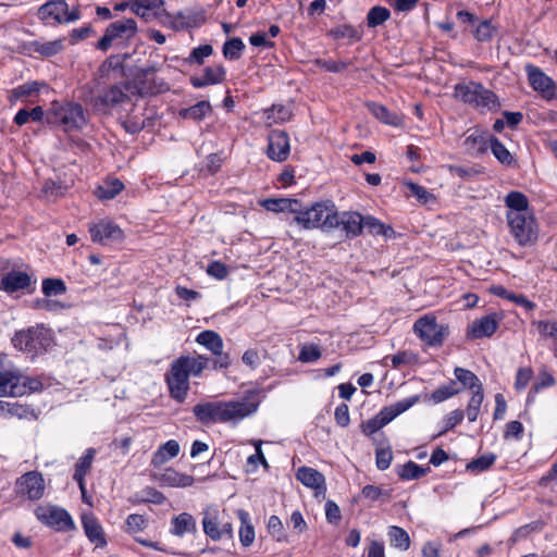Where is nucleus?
<instances>
[{"mask_svg":"<svg viewBox=\"0 0 557 557\" xmlns=\"http://www.w3.org/2000/svg\"><path fill=\"white\" fill-rule=\"evenodd\" d=\"M258 409V404L249 399L230 401H207L197 404L193 412L198 421L203 424L233 423L251 416Z\"/></svg>","mask_w":557,"mask_h":557,"instance_id":"1","label":"nucleus"},{"mask_svg":"<svg viewBox=\"0 0 557 557\" xmlns=\"http://www.w3.org/2000/svg\"><path fill=\"white\" fill-rule=\"evenodd\" d=\"M208 363L209 359L202 355H185L175 359L165 374L171 397L183 403L189 391V376H199Z\"/></svg>","mask_w":557,"mask_h":557,"instance_id":"2","label":"nucleus"},{"mask_svg":"<svg viewBox=\"0 0 557 557\" xmlns=\"http://www.w3.org/2000/svg\"><path fill=\"white\" fill-rule=\"evenodd\" d=\"M294 222L304 230L330 232L339 226V213L330 200L315 202L307 208L300 202Z\"/></svg>","mask_w":557,"mask_h":557,"instance_id":"3","label":"nucleus"},{"mask_svg":"<svg viewBox=\"0 0 557 557\" xmlns=\"http://www.w3.org/2000/svg\"><path fill=\"white\" fill-rule=\"evenodd\" d=\"M46 117L48 123L59 125L65 132L81 131L89 122V115L82 104L73 101L52 102Z\"/></svg>","mask_w":557,"mask_h":557,"instance_id":"4","label":"nucleus"},{"mask_svg":"<svg viewBox=\"0 0 557 557\" xmlns=\"http://www.w3.org/2000/svg\"><path fill=\"white\" fill-rule=\"evenodd\" d=\"M455 97L480 110L491 111L499 107L495 94L474 82L456 85Z\"/></svg>","mask_w":557,"mask_h":557,"instance_id":"5","label":"nucleus"},{"mask_svg":"<svg viewBox=\"0 0 557 557\" xmlns=\"http://www.w3.org/2000/svg\"><path fill=\"white\" fill-rule=\"evenodd\" d=\"M41 384L35 379L23 376L3 364L0 359V397H20L40 388Z\"/></svg>","mask_w":557,"mask_h":557,"instance_id":"6","label":"nucleus"},{"mask_svg":"<svg viewBox=\"0 0 557 557\" xmlns=\"http://www.w3.org/2000/svg\"><path fill=\"white\" fill-rule=\"evenodd\" d=\"M12 342L18 350L35 356L46 351L51 346L52 335L51 331L44 326H33L16 332Z\"/></svg>","mask_w":557,"mask_h":557,"instance_id":"7","label":"nucleus"},{"mask_svg":"<svg viewBox=\"0 0 557 557\" xmlns=\"http://www.w3.org/2000/svg\"><path fill=\"white\" fill-rule=\"evenodd\" d=\"M420 397L418 395L410 396L408 398L401 399L395 404L383 407L380 412L374 416L372 419L367 420L362 423V431L367 435H371L382 429L384 425L388 424L399 414L409 410L412 406L419 403Z\"/></svg>","mask_w":557,"mask_h":557,"instance_id":"8","label":"nucleus"},{"mask_svg":"<svg viewBox=\"0 0 557 557\" xmlns=\"http://www.w3.org/2000/svg\"><path fill=\"white\" fill-rule=\"evenodd\" d=\"M37 16L46 25H59L79 20L81 12L78 8L70 10L65 0H50L39 7Z\"/></svg>","mask_w":557,"mask_h":557,"instance_id":"9","label":"nucleus"},{"mask_svg":"<svg viewBox=\"0 0 557 557\" xmlns=\"http://www.w3.org/2000/svg\"><path fill=\"white\" fill-rule=\"evenodd\" d=\"M506 218L510 233L519 245L527 246L536 240L537 227L531 212L507 213Z\"/></svg>","mask_w":557,"mask_h":557,"instance_id":"10","label":"nucleus"},{"mask_svg":"<svg viewBox=\"0 0 557 557\" xmlns=\"http://www.w3.org/2000/svg\"><path fill=\"white\" fill-rule=\"evenodd\" d=\"M88 231L92 243L102 246L119 245L125 239L124 231L110 218L90 222Z\"/></svg>","mask_w":557,"mask_h":557,"instance_id":"11","label":"nucleus"},{"mask_svg":"<svg viewBox=\"0 0 557 557\" xmlns=\"http://www.w3.org/2000/svg\"><path fill=\"white\" fill-rule=\"evenodd\" d=\"M35 516L39 521L57 531L66 532L75 529V523L70 513L60 507L52 505L38 506Z\"/></svg>","mask_w":557,"mask_h":557,"instance_id":"12","label":"nucleus"},{"mask_svg":"<svg viewBox=\"0 0 557 557\" xmlns=\"http://www.w3.org/2000/svg\"><path fill=\"white\" fill-rule=\"evenodd\" d=\"M414 333L428 345L440 346L447 336V327L436 322L435 317L425 314L413 324Z\"/></svg>","mask_w":557,"mask_h":557,"instance_id":"13","label":"nucleus"},{"mask_svg":"<svg viewBox=\"0 0 557 557\" xmlns=\"http://www.w3.org/2000/svg\"><path fill=\"white\" fill-rule=\"evenodd\" d=\"M137 33V23L133 18H124L110 24L97 47L100 50H108L113 41L129 40Z\"/></svg>","mask_w":557,"mask_h":557,"instance_id":"14","label":"nucleus"},{"mask_svg":"<svg viewBox=\"0 0 557 557\" xmlns=\"http://www.w3.org/2000/svg\"><path fill=\"white\" fill-rule=\"evenodd\" d=\"M45 490V479L38 471L26 472L17 479L15 484L16 494L28 500L40 499L44 496Z\"/></svg>","mask_w":557,"mask_h":557,"instance_id":"15","label":"nucleus"},{"mask_svg":"<svg viewBox=\"0 0 557 557\" xmlns=\"http://www.w3.org/2000/svg\"><path fill=\"white\" fill-rule=\"evenodd\" d=\"M502 320L503 315L499 313H490L475 319L467 327V337L470 339L491 337L497 331Z\"/></svg>","mask_w":557,"mask_h":557,"instance_id":"16","label":"nucleus"},{"mask_svg":"<svg viewBox=\"0 0 557 557\" xmlns=\"http://www.w3.org/2000/svg\"><path fill=\"white\" fill-rule=\"evenodd\" d=\"M127 98L122 86L114 85L102 95L95 98H85V101L92 106L95 111L107 112L110 108L122 103Z\"/></svg>","mask_w":557,"mask_h":557,"instance_id":"17","label":"nucleus"},{"mask_svg":"<svg viewBox=\"0 0 557 557\" xmlns=\"http://www.w3.org/2000/svg\"><path fill=\"white\" fill-rule=\"evenodd\" d=\"M268 157L276 162L285 161L290 151L289 137L283 131H272L268 137Z\"/></svg>","mask_w":557,"mask_h":557,"instance_id":"18","label":"nucleus"},{"mask_svg":"<svg viewBox=\"0 0 557 557\" xmlns=\"http://www.w3.org/2000/svg\"><path fill=\"white\" fill-rule=\"evenodd\" d=\"M153 479L161 487L186 488L194 484L193 475L180 472L174 468H165L163 471L154 473Z\"/></svg>","mask_w":557,"mask_h":557,"instance_id":"19","label":"nucleus"},{"mask_svg":"<svg viewBox=\"0 0 557 557\" xmlns=\"http://www.w3.org/2000/svg\"><path fill=\"white\" fill-rule=\"evenodd\" d=\"M296 478L305 486L314 490L317 497H325V478L321 472L310 467H300L296 472Z\"/></svg>","mask_w":557,"mask_h":557,"instance_id":"20","label":"nucleus"},{"mask_svg":"<svg viewBox=\"0 0 557 557\" xmlns=\"http://www.w3.org/2000/svg\"><path fill=\"white\" fill-rule=\"evenodd\" d=\"M165 18L163 22L165 25L180 30L200 26L205 22L206 16L203 12L187 11L178 12L176 15L165 14Z\"/></svg>","mask_w":557,"mask_h":557,"instance_id":"21","label":"nucleus"},{"mask_svg":"<svg viewBox=\"0 0 557 557\" xmlns=\"http://www.w3.org/2000/svg\"><path fill=\"white\" fill-rule=\"evenodd\" d=\"M82 525L85 535L95 547H104L107 545L103 528L94 515L84 513L82 516Z\"/></svg>","mask_w":557,"mask_h":557,"instance_id":"22","label":"nucleus"},{"mask_svg":"<svg viewBox=\"0 0 557 557\" xmlns=\"http://www.w3.org/2000/svg\"><path fill=\"white\" fill-rule=\"evenodd\" d=\"M525 71L528 73V79L532 88L543 96L550 98L555 94V85L552 78L545 75L537 67L527 65Z\"/></svg>","mask_w":557,"mask_h":557,"instance_id":"23","label":"nucleus"},{"mask_svg":"<svg viewBox=\"0 0 557 557\" xmlns=\"http://www.w3.org/2000/svg\"><path fill=\"white\" fill-rule=\"evenodd\" d=\"M163 5V0H133L132 12L149 22L161 16Z\"/></svg>","mask_w":557,"mask_h":557,"instance_id":"24","label":"nucleus"},{"mask_svg":"<svg viewBox=\"0 0 557 557\" xmlns=\"http://www.w3.org/2000/svg\"><path fill=\"white\" fill-rule=\"evenodd\" d=\"M32 284L30 275L24 271H11L4 274L0 282V288L7 293L27 289Z\"/></svg>","mask_w":557,"mask_h":557,"instance_id":"25","label":"nucleus"},{"mask_svg":"<svg viewBox=\"0 0 557 557\" xmlns=\"http://www.w3.org/2000/svg\"><path fill=\"white\" fill-rule=\"evenodd\" d=\"M300 201L294 198H268L260 201V205L268 211L274 213L288 212L296 218Z\"/></svg>","mask_w":557,"mask_h":557,"instance_id":"26","label":"nucleus"},{"mask_svg":"<svg viewBox=\"0 0 557 557\" xmlns=\"http://www.w3.org/2000/svg\"><path fill=\"white\" fill-rule=\"evenodd\" d=\"M219 510L215 507H208L203 510L202 528L207 536L212 541L221 540V523L219 521Z\"/></svg>","mask_w":557,"mask_h":557,"instance_id":"27","label":"nucleus"},{"mask_svg":"<svg viewBox=\"0 0 557 557\" xmlns=\"http://www.w3.org/2000/svg\"><path fill=\"white\" fill-rule=\"evenodd\" d=\"M491 138L487 133L475 129L466 137L463 147L469 153L476 154L487 149Z\"/></svg>","mask_w":557,"mask_h":557,"instance_id":"28","label":"nucleus"},{"mask_svg":"<svg viewBox=\"0 0 557 557\" xmlns=\"http://www.w3.org/2000/svg\"><path fill=\"white\" fill-rule=\"evenodd\" d=\"M171 523V532L176 536H183L186 533H195L197 531L195 518L187 512H183L174 517Z\"/></svg>","mask_w":557,"mask_h":557,"instance_id":"29","label":"nucleus"},{"mask_svg":"<svg viewBox=\"0 0 557 557\" xmlns=\"http://www.w3.org/2000/svg\"><path fill=\"white\" fill-rule=\"evenodd\" d=\"M180 453V444L175 440H170L158 448L151 458V465L161 466L176 457Z\"/></svg>","mask_w":557,"mask_h":557,"instance_id":"30","label":"nucleus"},{"mask_svg":"<svg viewBox=\"0 0 557 557\" xmlns=\"http://www.w3.org/2000/svg\"><path fill=\"white\" fill-rule=\"evenodd\" d=\"M196 342L205 346L213 355L221 356L223 352V341L214 331H203L198 334Z\"/></svg>","mask_w":557,"mask_h":557,"instance_id":"31","label":"nucleus"},{"mask_svg":"<svg viewBox=\"0 0 557 557\" xmlns=\"http://www.w3.org/2000/svg\"><path fill=\"white\" fill-rule=\"evenodd\" d=\"M263 117L265 125L271 126L288 121L292 117V111L286 106L274 104L263 111Z\"/></svg>","mask_w":557,"mask_h":557,"instance_id":"32","label":"nucleus"},{"mask_svg":"<svg viewBox=\"0 0 557 557\" xmlns=\"http://www.w3.org/2000/svg\"><path fill=\"white\" fill-rule=\"evenodd\" d=\"M364 216L357 212L344 213L339 215V225H343L349 236H358L363 228Z\"/></svg>","mask_w":557,"mask_h":557,"instance_id":"33","label":"nucleus"},{"mask_svg":"<svg viewBox=\"0 0 557 557\" xmlns=\"http://www.w3.org/2000/svg\"><path fill=\"white\" fill-rule=\"evenodd\" d=\"M124 188L123 183L117 178H109L95 189V195L101 200L113 199Z\"/></svg>","mask_w":557,"mask_h":557,"instance_id":"34","label":"nucleus"},{"mask_svg":"<svg viewBox=\"0 0 557 557\" xmlns=\"http://www.w3.org/2000/svg\"><path fill=\"white\" fill-rule=\"evenodd\" d=\"M505 203L508 208L507 213H528L531 212L529 210V202L527 197L519 191H511L505 198Z\"/></svg>","mask_w":557,"mask_h":557,"instance_id":"35","label":"nucleus"},{"mask_svg":"<svg viewBox=\"0 0 557 557\" xmlns=\"http://www.w3.org/2000/svg\"><path fill=\"white\" fill-rule=\"evenodd\" d=\"M368 108H369L370 112L377 120H380L381 122H383L385 124L393 125V126H398V125L401 124V117L398 114H396V113L389 112L382 104H379V103H375V102H371V103L368 104Z\"/></svg>","mask_w":557,"mask_h":557,"instance_id":"36","label":"nucleus"},{"mask_svg":"<svg viewBox=\"0 0 557 557\" xmlns=\"http://www.w3.org/2000/svg\"><path fill=\"white\" fill-rule=\"evenodd\" d=\"M238 518L240 520L239 540L243 546H250L255 541V529L249 521V515L245 510H238Z\"/></svg>","mask_w":557,"mask_h":557,"instance_id":"37","label":"nucleus"},{"mask_svg":"<svg viewBox=\"0 0 557 557\" xmlns=\"http://www.w3.org/2000/svg\"><path fill=\"white\" fill-rule=\"evenodd\" d=\"M363 228L368 230L372 235H382L386 238L394 235L392 226L382 223L380 220L371 215L364 216Z\"/></svg>","mask_w":557,"mask_h":557,"instance_id":"38","label":"nucleus"},{"mask_svg":"<svg viewBox=\"0 0 557 557\" xmlns=\"http://www.w3.org/2000/svg\"><path fill=\"white\" fill-rule=\"evenodd\" d=\"M389 543L393 547L407 550L410 547L409 534L399 527L392 525L388 529Z\"/></svg>","mask_w":557,"mask_h":557,"instance_id":"39","label":"nucleus"},{"mask_svg":"<svg viewBox=\"0 0 557 557\" xmlns=\"http://www.w3.org/2000/svg\"><path fill=\"white\" fill-rule=\"evenodd\" d=\"M96 455V450L94 448H88L84 456H82L75 466L74 479L75 481H82L85 479V475L91 468L94 458Z\"/></svg>","mask_w":557,"mask_h":557,"instance_id":"40","label":"nucleus"},{"mask_svg":"<svg viewBox=\"0 0 557 557\" xmlns=\"http://www.w3.org/2000/svg\"><path fill=\"white\" fill-rule=\"evenodd\" d=\"M211 112V106L208 101H200L181 112L185 119L200 121Z\"/></svg>","mask_w":557,"mask_h":557,"instance_id":"41","label":"nucleus"},{"mask_svg":"<svg viewBox=\"0 0 557 557\" xmlns=\"http://www.w3.org/2000/svg\"><path fill=\"white\" fill-rule=\"evenodd\" d=\"M455 376L465 387H469L473 391L482 388L478 376L467 369L457 367L455 369Z\"/></svg>","mask_w":557,"mask_h":557,"instance_id":"42","label":"nucleus"},{"mask_svg":"<svg viewBox=\"0 0 557 557\" xmlns=\"http://www.w3.org/2000/svg\"><path fill=\"white\" fill-rule=\"evenodd\" d=\"M44 116L45 112L41 107H35L29 111L26 109H22L16 113L14 122L17 125H24L29 121L39 122L44 119Z\"/></svg>","mask_w":557,"mask_h":557,"instance_id":"43","label":"nucleus"},{"mask_svg":"<svg viewBox=\"0 0 557 557\" xmlns=\"http://www.w3.org/2000/svg\"><path fill=\"white\" fill-rule=\"evenodd\" d=\"M483 399L484 395L482 388L473 391L472 397L470 398L466 410L467 418L470 422L476 421Z\"/></svg>","mask_w":557,"mask_h":557,"instance_id":"44","label":"nucleus"},{"mask_svg":"<svg viewBox=\"0 0 557 557\" xmlns=\"http://www.w3.org/2000/svg\"><path fill=\"white\" fill-rule=\"evenodd\" d=\"M426 474V470L413 461L403 465L398 470V475L404 480H416Z\"/></svg>","mask_w":557,"mask_h":557,"instance_id":"45","label":"nucleus"},{"mask_svg":"<svg viewBox=\"0 0 557 557\" xmlns=\"http://www.w3.org/2000/svg\"><path fill=\"white\" fill-rule=\"evenodd\" d=\"M496 27L490 20L481 21L473 29V35L479 41H488L493 38Z\"/></svg>","mask_w":557,"mask_h":557,"instance_id":"46","label":"nucleus"},{"mask_svg":"<svg viewBox=\"0 0 557 557\" xmlns=\"http://www.w3.org/2000/svg\"><path fill=\"white\" fill-rule=\"evenodd\" d=\"M532 324L543 337L557 343V320L534 321Z\"/></svg>","mask_w":557,"mask_h":557,"instance_id":"47","label":"nucleus"},{"mask_svg":"<svg viewBox=\"0 0 557 557\" xmlns=\"http://www.w3.org/2000/svg\"><path fill=\"white\" fill-rule=\"evenodd\" d=\"M245 48V44L239 38H232L224 44L223 54L226 59L237 60L239 59L242 51Z\"/></svg>","mask_w":557,"mask_h":557,"instance_id":"48","label":"nucleus"},{"mask_svg":"<svg viewBox=\"0 0 557 557\" xmlns=\"http://www.w3.org/2000/svg\"><path fill=\"white\" fill-rule=\"evenodd\" d=\"M391 16L389 11L384 7H374L372 8L367 16L368 25L370 27H375L383 24Z\"/></svg>","mask_w":557,"mask_h":557,"instance_id":"49","label":"nucleus"},{"mask_svg":"<svg viewBox=\"0 0 557 557\" xmlns=\"http://www.w3.org/2000/svg\"><path fill=\"white\" fill-rule=\"evenodd\" d=\"M491 149L493 154L504 164H510L512 162V156L508 149L495 137L490 140Z\"/></svg>","mask_w":557,"mask_h":557,"instance_id":"50","label":"nucleus"},{"mask_svg":"<svg viewBox=\"0 0 557 557\" xmlns=\"http://www.w3.org/2000/svg\"><path fill=\"white\" fill-rule=\"evenodd\" d=\"M459 393V388L456 387L455 382H450L447 385L441 386L437 389H435L432 395L431 399L435 403H442Z\"/></svg>","mask_w":557,"mask_h":557,"instance_id":"51","label":"nucleus"},{"mask_svg":"<svg viewBox=\"0 0 557 557\" xmlns=\"http://www.w3.org/2000/svg\"><path fill=\"white\" fill-rule=\"evenodd\" d=\"M407 187L422 205H430L435 201V197L433 196V194H431L423 186L409 182L407 183Z\"/></svg>","mask_w":557,"mask_h":557,"instance_id":"52","label":"nucleus"},{"mask_svg":"<svg viewBox=\"0 0 557 557\" xmlns=\"http://www.w3.org/2000/svg\"><path fill=\"white\" fill-rule=\"evenodd\" d=\"M203 78L209 85L218 84L225 78V69L222 65L208 66L203 70Z\"/></svg>","mask_w":557,"mask_h":557,"instance_id":"53","label":"nucleus"},{"mask_svg":"<svg viewBox=\"0 0 557 557\" xmlns=\"http://www.w3.org/2000/svg\"><path fill=\"white\" fill-rule=\"evenodd\" d=\"M65 289V285L61 280L47 278L42 282V293L46 296L61 295Z\"/></svg>","mask_w":557,"mask_h":557,"instance_id":"54","label":"nucleus"},{"mask_svg":"<svg viewBox=\"0 0 557 557\" xmlns=\"http://www.w3.org/2000/svg\"><path fill=\"white\" fill-rule=\"evenodd\" d=\"M40 84L37 82L25 83L14 88L11 92V97L18 99L22 97H29L39 91Z\"/></svg>","mask_w":557,"mask_h":557,"instance_id":"55","label":"nucleus"},{"mask_svg":"<svg viewBox=\"0 0 557 557\" xmlns=\"http://www.w3.org/2000/svg\"><path fill=\"white\" fill-rule=\"evenodd\" d=\"M321 350L317 345H304L298 359L301 362H314L321 357Z\"/></svg>","mask_w":557,"mask_h":557,"instance_id":"56","label":"nucleus"},{"mask_svg":"<svg viewBox=\"0 0 557 557\" xmlns=\"http://www.w3.org/2000/svg\"><path fill=\"white\" fill-rule=\"evenodd\" d=\"M63 187L53 181H46L41 193L48 200L55 199L63 194Z\"/></svg>","mask_w":557,"mask_h":557,"instance_id":"57","label":"nucleus"},{"mask_svg":"<svg viewBox=\"0 0 557 557\" xmlns=\"http://www.w3.org/2000/svg\"><path fill=\"white\" fill-rule=\"evenodd\" d=\"M361 494L366 499H369L371 502L379 500L383 496L389 498V494L387 492L383 491L381 487L375 485H366L362 488Z\"/></svg>","mask_w":557,"mask_h":557,"instance_id":"58","label":"nucleus"},{"mask_svg":"<svg viewBox=\"0 0 557 557\" xmlns=\"http://www.w3.org/2000/svg\"><path fill=\"white\" fill-rule=\"evenodd\" d=\"M495 461V456L494 455H484V456H481L480 458L471 461L467 468L469 470H478V471H484L486 470L488 467H491Z\"/></svg>","mask_w":557,"mask_h":557,"instance_id":"59","label":"nucleus"},{"mask_svg":"<svg viewBox=\"0 0 557 557\" xmlns=\"http://www.w3.org/2000/svg\"><path fill=\"white\" fill-rule=\"evenodd\" d=\"M212 52H213V49L210 45L199 46V47L193 49L189 60L194 61L198 64H201L206 58H208L212 54Z\"/></svg>","mask_w":557,"mask_h":557,"instance_id":"60","label":"nucleus"},{"mask_svg":"<svg viewBox=\"0 0 557 557\" xmlns=\"http://www.w3.org/2000/svg\"><path fill=\"white\" fill-rule=\"evenodd\" d=\"M533 377V371L531 368H521L517 372L515 386L517 389H523L530 383Z\"/></svg>","mask_w":557,"mask_h":557,"instance_id":"61","label":"nucleus"},{"mask_svg":"<svg viewBox=\"0 0 557 557\" xmlns=\"http://www.w3.org/2000/svg\"><path fill=\"white\" fill-rule=\"evenodd\" d=\"M63 48L62 40H53L38 46L37 51L44 55L50 57L59 53Z\"/></svg>","mask_w":557,"mask_h":557,"instance_id":"62","label":"nucleus"},{"mask_svg":"<svg viewBox=\"0 0 557 557\" xmlns=\"http://www.w3.org/2000/svg\"><path fill=\"white\" fill-rule=\"evenodd\" d=\"M127 530L129 532H138L146 528V519L141 515H129L126 519Z\"/></svg>","mask_w":557,"mask_h":557,"instance_id":"63","label":"nucleus"},{"mask_svg":"<svg viewBox=\"0 0 557 557\" xmlns=\"http://www.w3.org/2000/svg\"><path fill=\"white\" fill-rule=\"evenodd\" d=\"M554 384H555L554 376L549 372L543 370V371H541L539 373V376H537V380H536V382H535V384L533 386V389H534V392L537 393V392H540L543 388L553 386Z\"/></svg>","mask_w":557,"mask_h":557,"instance_id":"64","label":"nucleus"}]
</instances>
